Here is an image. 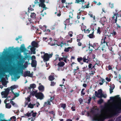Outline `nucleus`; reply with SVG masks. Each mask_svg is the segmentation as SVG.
<instances>
[{
  "label": "nucleus",
  "mask_w": 121,
  "mask_h": 121,
  "mask_svg": "<svg viewBox=\"0 0 121 121\" xmlns=\"http://www.w3.org/2000/svg\"><path fill=\"white\" fill-rule=\"evenodd\" d=\"M74 72L76 73L78 72H79V71H80V70L79 69L78 66H77L75 69H74Z\"/></svg>",
  "instance_id": "30"
},
{
  "label": "nucleus",
  "mask_w": 121,
  "mask_h": 121,
  "mask_svg": "<svg viewBox=\"0 0 121 121\" xmlns=\"http://www.w3.org/2000/svg\"><path fill=\"white\" fill-rule=\"evenodd\" d=\"M71 48V47H69L67 48H65V51L66 52H68L69 50Z\"/></svg>",
  "instance_id": "47"
},
{
  "label": "nucleus",
  "mask_w": 121,
  "mask_h": 121,
  "mask_svg": "<svg viewBox=\"0 0 121 121\" xmlns=\"http://www.w3.org/2000/svg\"><path fill=\"white\" fill-rule=\"evenodd\" d=\"M81 29L82 30H84V32L88 34L91 32L92 33H93L94 31L91 30H89L88 29H86V27L84 26H82L81 27Z\"/></svg>",
  "instance_id": "7"
},
{
  "label": "nucleus",
  "mask_w": 121,
  "mask_h": 121,
  "mask_svg": "<svg viewBox=\"0 0 121 121\" xmlns=\"http://www.w3.org/2000/svg\"><path fill=\"white\" fill-rule=\"evenodd\" d=\"M96 96L99 98H101L102 96V91L101 89H99L98 90V92L95 91V92Z\"/></svg>",
  "instance_id": "9"
},
{
  "label": "nucleus",
  "mask_w": 121,
  "mask_h": 121,
  "mask_svg": "<svg viewBox=\"0 0 121 121\" xmlns=\"http://www.w3.org/2000/svg\"><path fill=\"white\" fill-rule=\"evenodd\" d=\"M39 86L38 87L39 90L43 91L44 90V87L43 86L41 85L40 83L39 84Z\"/></svg>",
  "instance_id": "21"
},
{
  "label": "nucleus",
  "mask_w": 121,
  "mask_h": 121,
  "mask_svg": "<svg viewBox=\"0 0 121 121\" xmlns=\"http://www.w3.org/2000/svg\"><path fill=\"white\" fill-rule=\"evenodd\" d=\"M26 50L25 47L24 45V44L22 45L20 48V50L22 52L23 51Z\"/></svg>",
  "instance_id": "24"
},
{
  "label": "nucleus",
  "mask_w": 121,
  "mask_h": 121,
  "mask_svg": "<svg viewBox=\"0 0 121 121\" xmlns=\"http://www.w3.org/2000/svg\"><path fill=\"white\" fill-rule=\"evenodd\" d=\"M108 36H104L103 39H102L101 41V46L105 45L108 46V45L107 43H105L106 41V39L108 37Z\"/></svg>",
  "instance_id": "8"
},
{
  "label": "nucleus",
  "mask_w": 121,
  "mask_h": 121,
  "mask_svg": "<svg viewBox=\"0 0 121 121\" xmlns=\"http://www.w3.org/2000/svg\"><path fill=\"white\" fill-rule=\"evenodd\" d=\"M4 117V115L2 114H0V119H1Z\"/></svg>",
  "instance_id": "57"
},
{
  "label": "nucleus",
  "mask_w": 121,
  "mask_h": 121,
  "mask_svg": "<svg viewBox=\"0 0 121 121\" xmlns=\"http://www.w3.org/2000/svg\"><path fill=\"white\" fill-rule=\"evenodd\" d=\"M56 83L54 82H51L50 85L52 86H53L55 85Z\"/></svg>",
  "instance_id": "46"
},
{
  "label": "nucleus",
  "mask_w": 121,
  "mask_h": 121,
  "mask_svg": "<svg viewBox=\"0 0 121 121\" xmlns=\"http://www.w3.org/2000/svg\"><path fill=\"white\" fill-rule=\"evenodd\" d=\"M93 33H92V34H90L88 35V36L89 38H92L94 37V35Z\"/></svg>",
  "instance_id": "41"
},
{
  "label": "nucleus",
  "mask_w": 121,
  "mask_h": 121,
  "mask_svg": "<svg viewBox=\"0 0 121 121\" xmlns=\"http://www.w3.org/2000/svg\"><path fill=\"white\" fill-rule=\"evenodd\" d=\"M118 73L119 76V78L120 79L121 78V70L118 71Z\"/></svg>",
  "instance_id": "42"
},
{
  "label": "nucleus",
  "mask_w": 121,
  "mask_h": 121,
  "mask_svg": "<svg viewBox=\"0 0 121 121\" xmlns=\"http://www.w3.org/2000/svg\"><path fill=\"white\" fill-rule=\"evenodd\" d=\"M10 103L14 107H16L17 106V104L12 101H10Z\"/></svg>",
  "instance_id": "33"
},
{
  "label": "nucleus",
  "mask_w": 121,
  "mask_h": 121,
  "mask_svg": "<svg viewBox=\"0 0 121 121\" xmlns=\"http://www.w3.org/2000/svg\"><path fill=\"white\" fill-rule=\"evenodd\" d=\"M31 45L33 47L37 48L39 45L38 43L35 41H33L31 43Z\"/></svg>",
  "instance_id": "13"
},
{
  "label": "nucleus",
  "mask_w": 121,
  "mask_h": 121,
  "mask_svg": "<svg viewBox=\"0 0 121 121\" xmlns=\"http://www.w3.org/2000/svg\"><path fill=\"white\" fill-rule=\"evenodd\" d=\"M36 86L34 84H31L30 85V87L29 88V89H30L31 88H34L36 87Z\"/></svg>",
  "instance_id": "28"
},
{
  "label": "nucleus",
  "mask_w": 121,
  "mask_h": 121,
  "mask_svg": "<svg viewBox=\"0 0 121 121\" xmlns=\"http://www.w3.org/2000/svg\"><path fill=\"white\" fill-rule=\"evenodd\" d=\"M99 82V84L100 85H102L103 84V83L104 82V79L101 78L100 79Z\"/></svg>",
  "instance_id": "25"
},
{
  "label": "nucleus",
  "mask_w": 121,
  "mask_h": 121,
  "mask_svg": "<svg viewBox=\"0 0 121 121\" xmlns=\"http://www.w3.org/2000/svg\"><path fill=\"white\" fill-rule=\"evenodd\" d=\"M24 75L25 77L28 76L30 77H32L33 75V74L32 73H30V71H27L24 73Z\"/></svg>",
  "instance_id": "11"
},
{
  "label": "nucleus",
  "mask_w": 121,
  "mask_h": 121,
  "mask_svg": "<svg viewBox=\"0 0 121 121\" xmlns=\"http://www.w3.org/2000/svg\"><path fill=\"white\" fill-rule=\"evenodd\" d=\"M17 87V86L14 85L11 86L10 88H8L6 89L5 91L2 92L1 93L2 97L5 98L7 96L10 90H11V89L12 91Z\"/></svg>",
  "instance_id": "2"
},
{
  "label": "nucleus",
  "mask_w": 121,
  "mask_h": 121,
  "mask_svg": "<svg viewBox=\"0 0 121 121\" xmlns=\"http://www.w3.org/2000/svg\"><path fill=\"white\" fill-rule=\"evenodd\" d=\"M103 100L102 99H100L98 101V103L99 104H100L103 102Z\"/></svg>",
  "instance_id": "51"
},
{
  "label": "nucleus",
  "mask_w": 121,
  "mask_h": 121,
  "mask_svg": "<svg viewBox=\"0 0 121 121\" xmlns=\"http://www.w3.org/2000/svg\"><path fill=\"white\" fill-rule=\"evenodd\" d=\"M35 96L38 99H43L44 97V95L43 94L41 93H37L35 95Z\"/></svg>",
  "instance_id": "10"
},
{
  "label": "nucleus",
  "mask_w": 121,
  "mask_h": 121,
  "mask_svg": "<svg viewBox=\"0 0 121 121\" xmlns=\"http://www.w3.org/2000/svg\"><path fill=\"white\" fill-rule=\"evenodd\" d=\"M118 15V14L114 13L113 15L110 18L112 22L113 23L116 22Z\"/></svg>",
  "instance_id": "6"
},
{
  "label": "nucleus",
  "mask_w": 121,
  "mask_h": 121,
  "mask_svg": "<svg viewBox=\"0 0 121 121\" xmlns=\"http://www.w3.org/2000/svg\"><path fill=\"white\" fill-rule=\"evenodd\" d=\"M30 96H29L26 98V100L25 103V107H26L28 104V102H30Z\"/></svg>",
  "instance_id": "15"
},
{
  "label": "nucleus",
  "mask_w": 121,
  "mask_h": 121,
  "mask_svg": "<svg viewBox=\"0 0 121 121\" xmlns=\"http://www.w3.org/2000/svg\"><path fill=\"white\" fill-rule=\"evenodd\" d=\"M39 27L40 29L43 30L44 31L46 30V27L45 26H44L42 27H40V26Z\"/></svg>",
  "instance_id": "31"
},
{
  "label": "nucleus",
  "mask_w": 121,
  "mask_h": 121,
  "mask_svg": "<svg viewBox=\"0 0 121 121\" xmlns=\"http://www.w3.org/2000/svg\"><path fill=\"white\" fill-rule=\"evenodd\" d=\"M82 60V58L81 57L78 58L77 59L78 61L79 62H80Z\"/></svg>",
  "instance_id": "48"
},
{
  "label": "nucleus",
  "mask_w": 121,
  "mask_h": 121,
  "mask_svg": "<svg viewBox=\"0 0 121 121\" xmlns=\"http://www.w3.org/2000/svg\"><path fill=\"white\" fill-rule=\"evenodd\" d=\"M35 105V104H32L31 103H30L28 105V107L31 108H33L34 106Z\"/></svg>",
  "instance_id": "29"
},
{
  "label": "nucleus",
  "mask_w": 121,
  "mask_h": 121,
  "mask_svg": "<svg viewBox=\"0 0 121 121\" xmlns=\"http://www.w3.org/2000/svg\"><path fill=\"white\" fill-rule=\"evenodd\" d=\"M106 79L108 82H109L111 80L110 78L108 77L106 78Z\"/></svg>",
  "instance_id": "58"
},
{
  "label": "nucleus",
  "mask_w": 121,
  "mask_h": 121,
  "mask_svg": "<svg viewBox=\"0 0 121 121\" xmlns=\"http://www.w3.org/2000/svg\"><path fill=\"white\" fill-rule=\"evenodd\" d=\"M107 21L106 18L105 17H103L101 18V21L102 24L104 26Z\"/></svg>",
  "instance_id": "14"
},
{
  "label": "nucleus",
  "mask_w": 121,
  "mask_h": 121,
  "mask_svg": "<svg viewBox=\"0 0 121 121\" xmlns=\"http://www.w3.org/2000/svg\"><path fill=\"white\" fill-rule=\"evenodd\" d=\"M32 113V115L34 117H35L36 114V112H33Z\"/></svg>",
  "instance_id": "61"
},
{
  "label": "nucleus",
  "mask_w": 121,
  "mask_h": 121,
  "mask_svg": "<svg viewBox=\"0 0 121 121\" xmlns=\"http://www.w3.org/2000/svg\"><path fill=\"white\" fill-rule=\"evenodd\" d=\"M70 18L69 19H66L65 21L64 22V24L65 25V27L66 26L69 25V20Z\"/></svg>",
  "instance_id": "22"
},
{
  "label": "nucleus",
  "mask_w": 121,
  "mask_h": 121,
  "mask_svg": "<svg viewBox=\"0 0 121 121\" xmlns=\"http://www.w3.org/2000/svg\"><path fill=\"white\" fill-rule=\"evenodd\" d=\"M115 101L112 103L106 104L102 108L101 113L94 116V119L98 121H102L109 115H114L120 113L121 110V105L120 104L121 101L120 98L116 96L115 97Z\"/></svg>",
  "instance_id": "1"
},
{
  "label": "nucleus",
  "mask_w": 121,
  "mask_h": 121,
  "mask_svg": "<svg viewBox=\"0 0 121 121\" xmlns=\"http://www.w3.org/2000/svg\"><path fill=\"white\" fill-rule=\"evenodd\" d=\"M31 65L32 67H35L36 65V62L35 60H32Z\"/></svg>",
  "instance_id": "18"
},
{
  "label": "nucleus",
  "mask_w": 121,
  "mask_h": 121,
  "mask_svg": "<svg viewBox=\"0 0 121 121\" xmlns=\"http://www.w3.org/2000/svg\"><path fill=\"white\" fill-rule=\"evenodd\" d=\"M5 107L6 108H10L11 107V106L9 103L6 104L5 105Z\"/></svg>",
  "instance_id": "32"
},
{
  "label": "nucleus",
  "mask_w": 121,
  "mask_h": 121,
  "mask_svg": "<svg viewBox=\"0 0 121 121\" xmlns=\"http://www.w3.org/2000/svg\"><path fill=\"white\" fill-rule=\"evenodd\" d=\"M100 62L96 60V64L95 65H97L98 66H100Z\"/></svg>",
  "instance_id": "38"
},
{
  "label": "nucleus",
  "mask_w": 121,
  "mask_h": 121,
  "mask_svg": "<svg viewBox=\"0 0 121 121\" xmlns=\"http://www.w3.org/2000/svg\"><path fill=\"white\" fill-rule=\"evenodd\" d=\"M89 15L90 16V17H93V19L94 20H95V17L94 16H93V15L91 13H90L89 14Z\"/></svg>",
  "instance_id": "43"
},
{
  "label": "nucleus",
  "mask_w": 121,
  "mask_h": 121,
  "mask_svg": "<svg viewBox=\"0 0 121 121\" xmlns=\"http://www.w3.org/2000/svg\"><path fill=\"white\" fill-rule=\"evenodd\" d=\"M54 74L53 73H52L51 74L49 77V79L50 81H52L54 80Z\"/></svg>",
  "instance_id": "19"
},
{
  "label": "nucleus",
  "mask_w": 121,
  "mask_h": 121,
  "mask_svg": "<svg viewBox=\"0 0 121 121\" xmlns=\"http://www.w3.org/2000/svg\"><path fill=\"white\" fill-rule=\"evenodd\" d=\"M83 61L84 62H87V60L85 56L83 57Z\"/></svg>",
  "instance_id": "49"
},
{
  "label": "nucleus",
  "mask_w": 121,
  "mask_h": 121,
  "mask_svg": "<svg viewBox=\"0 0 121 121\" xmlns=\"http://www.w3.org/2000/svg\"><path fill=\"white\" fill-rule=\"evenodd\" d=\"M12 120V121H15L16 120V117L15 116H13L10 118Z\"/></svg>",
  "instance_id": "50"
},
{
  "label": "nucleus",
  "mask_w": 121,
  "mask_h": 121,
  "mask_svg": "<svg viewBox=\"0 0 121 121\" xmlns=\"http://www.w3.org/2000/svg\"><path fill=\"white\" fill-rule=\"evenodd\" d=\"M97 33H100V28L98 27L97 29Z\"/></svg>",
  "instance_id": "60"
},
{
  "label": "nucleus",
  "mask_w": 121,
  "mask_h": 121,
  "mask_svg": "<svg viewBox=\"0 0 121 121\" xmlns=\"http://www.w3.org/2000/svg\"><path fill=\"white\" fill-rule=\"evenodd\" d=\"M50 114H52L53 115L54 117L55 116V113L53 111H52L51 112H49Z\"/></svg>",
  "instance_id": "53"
},
{
  "label": "nucleus",
  "mask_w": 121,
  "mask_h": 121,
  "mask_svg": "<svg viewBox=\"0 0 121 121\" xmlns=\"http://www.w3.org/2000/svg\"><path fill=\"white\" fill-rule=\"evenodd\" d=\"M84 89H83L82 90V91H81V95H84L85 94V93L84 92H83V91H84Z\"/></svg>",
  "instance_id": "52"
},
{
  "label": "nucleus",
  "mask_w": 121,
  "mask_h": 121,
  "mask_svg": "<svg viewBox=\"0 0 121 121\" xmlns=\"http://www.w3.org/2000/svg\"><path fill=\"white\" fill-rule=\"evenodd\" d=\"M14 95L15 97H18L19 95V94L18 93H14Z\"/></svg>",
  "instance_id": "64"
},
{
  "label": "nucleus",
  "mask_w": 121,
  "mask_h": 121,
  "mask_svg": "<svg viewBox=\"0 0 121 121\" xmlns=\"http://www.w3.org/2000/svg\"><path fill=\"white\" fill-rule=\"evenodd\" d=\"M28 65L27 62L24 63L23 62H20L18 63L17 67V70H22L24 68H26Z\"/></svg>",
  "instance_id": "3"
},
{
  "label": "nucleus",
  "mask_w": 121,
  "mask_h": 121,
  "mask_svg": "<svg viewBox=\"0 0 121 121\" xmlns=\"http://www.w3.org/2000/svg\"><path fill=\"white\" fill-rule=\"evenodd\" d=\"M112 86V88L111 87H110V93H111L113 92V89L115 87V86L114 85H113Z\"/></svg>",
  "instance_id": "35"
},
{
  "label": "nucleus",
  "mask_w": 121,
  "mask_h": 121,
  "mask_svg": "<svg viewBox=\"0 0 121 121\" xmlns=\"http://www.w3.org/2000/svg\"><path fill=\"white\" fill-rule=\"evenodd\" d=\"M56 60H55L54 62H55L56 60L58 59H59V56L58 55H56Z\"/></svg>",
  "instance_id": "59"
},
{
  "label": "nucleus",
  "mask_w": 121,
  "mask_h": 121,
  "mask_svg": "<svg viewBox=\"0 0 121 121\" xmlns=\"http://www.w3.org/2000/svg\"><path fill=\"white\" fill-rule=\"evenodd\" d=\"M81 12H82L81 11H80L78 13V16H77V18L78 19L80 18V14L81 13Z\"/></svg>",
  "instance_id": "45"
},
{
  "label": "nucleus",
  "mask_w": 121,
  "mask_h": 121,
  "mask_svg": "<svg viewBox=\"0 0 121 121\" xmlns=\"http://www.w3.org/2000/svg\"><path fill=\"white\" fill-rule=\"evenodd\" d=\"M33 111H32L30 113L29 112H27L26 114H25L24 116H23L22 117H26V116L27 117H29L31 115V113H33Z\"/></svg>",
  "instance_id": "23"
},
{
  "label": "nucleus",
  "mask_w": 121,
  "mask_h": 121,
  "mask_svg": "<svg viewBox=\"0 0 121 121\" xmlns=\"http://www.w3.org/2000/svg\"><path fill=\"white\" fill-rule=\"evenodd\" d=\"M30 17L32 19H34L36 17V14L35 13H31L30 15Z\"/></svg>",
  "instance_id": "16"
},
{
  "label": "nucleus",
  "mask_w": 121,
  "mask_h": 121,
  "mask_svg": "<svg viewBox=\"0 0 121 121\" xmlns=\"http://www.w3.org/2000/svg\"><path fill=\"white\" fill-rule=\"evenodd\" d=\"M73 32H72L70 31L68 33V35L70 37H72L73 36Z\"/></svg>",
  "instance_id": "39"
},
{
  "label": "nucleus",
  "mask_w": 121,
  "mask_h": 121,
  "mask_svg": "<svg viewBox=\"0 0 121 121\" xmlns=\"http://www.w3.org/2000/svg\"><path fill=\"white\" fill-rule=\"evenodd\" d=\"M50 101L49 100H48V101L47 102H45V104L44 105V106H46L47 105H50Z\"/></svg>",
  "instance_id": "37"
},
{
  "label": "nucleus",
  "mask_w": 121,
  "mask_h": 121,
  "mask_svg": "<svg viewBox=\"0 0 121 121\" xmlns=\"http://www.w3.org/2000/svg\"><path fill=\"white\" fill-rule=\"evenodd\" d=\"M34 5H30V7L28 8V11L29 12L30 11H32L34 10V9L32 8L34 7Z\"/></svg>",
  "instance_id": "20"
},
{
  "label": "nucleus",
  "mask_w": 121,
  "mask_h": 121,
  "mask_svg": "<svg viewBox=\"0 0 121 121\" xmlns=\"http://www.w3.org/2000/svg\"><path fill=\"white\" fill-rule=\"evenodd\" d=\"M15 98H13L12 99H9L8 98H7L6 99H5L4 101V103H5L6 104V102H7V101H9V100H13Z\"/></svg>",
  "instance_id": "40"
},
{
  "label": "nucleus",
  "mask_w": 121,
  "mask_h": 121,
  "mask_svg": "<svg viewBox=\"0 0 121 121\" xmlns=\"http://www.w3.org/2000/svg\"><path fill=\"white\" fill-rule=\"evenodd\" d=\"M117 120L118 121H121V116L118 118L117 119Z\"/></svg>",
  "instance_id": "62"
},
{
  "label": "nucleus",
  "mask_w": 121,
  "mask_h": 121,
  "mask_svg": "<svg viewBox=\"0 0 121 121\" xmlns=\"http://www.w3.org/2000/svg\"><path fill=\"white\" fill-rule=\"evenodd\" d=\"M95 73V72H91L89 74L91 75L92 76L94 75V74Z\"/></svg>",
  "instance_id": "63"
},
{
  "label": "nucleus",
  "mask_w": 121,
  "mask_h": 121,
  "mask_svg": "<svg viewBox=\"0 0 121 121\" xmlns=\"http://www.w3.org/2000/svg\"><path fill=\"white\" fill-rule=\"evenodd\" d=\"M109 6L111 8H113L114 6H113V4H111L110 3H109Z\"/></svg>",
  "instance_id": "55"
},
{
  "label": "nucleus",
  "mask_w": 121,
  "mask_h": 121,
  "mask_svg": "<svg viewBox=\"0 0 121 121\" xmlns=\"http://www.w3.org/2000/svg\"><path fill=\"white\" fill-rule=\"evenodd\" d=\"M95 66V65L94 66H92V64H90L89 65L88 67L89 68L92 69L94 68Z\"/></svg>",
  "instance_id": "36"
},
{
  "label": "nucleus",
  "mask_w": 121,
  "mask_h": 121,
  "mask_svg": "<svg viewBox=\"0 0 121 121\" xmlns=\"http://www.w3.org/2000/svg\"><path fill=\"white\" fill-rule=\"evenodd\" d=\"M30 49L32 53L33 54H35V50L36 49L33 47L31 48Z\"/></svg>",
  "instance_id": "26"
},
{
  "label": "nucleus",
  "mask_w": 121,
  "mask_h": 121,
  "mask_svg": "<svg viewBox=\"0 0 121 121\" xmlns=\"http://www.w3.org/2000/svg\"><path fill=\"white\" fill-rule=\"evenodd\" d=\"M52 55L48 54L45 53L43 56H41L42 57L44 61H48L49 58L52 57Z\"/></svg>",
  "instance_id": "5"
},
{
  "label": "nucleus",
  "mask_w": 121,
  "mask_h": 121,
  "mask_svg": "<svg viewBox=\"0 0 121 121\" xmlns=\"http://www.w3.org/2000/svg\"><path fill=\"white\" fill-rule=\"evenodd\" d=\"M60 105L61 106V107H62L64 109L66 107V105L65 104H61Z\"/></svg>",
  "instance_id": "44"
},
{
  "label": "nucleus",
  "mask_w": 121,
  "mask_h": 121,
  "mask_svg": "<svg viewBox=\"0 0 121 121\" xmlns=\"http://www.w3.org/2000/svg\"><path fill=\"white\" fill-rule=\"evenodd\" d=\"M106 96H107V95H106V94H102V96L101 97H101H104V98H106Z\"/></svg>",
  "instance_id": "54"
},
{
  "label": "nucleus",
  "mask_w": 121,
  "mask_h": 121,
  "mask_svg": "<svg viewBox=\"0 0 121 121\" xmlns=\"http://www.w3.org/2000/svg\"><path fill=\"white\" fill-rule=\"evenodd\" d=\"M22 17L24 16L26 18H27L28 17V14H27L25 12H24L23 13L22 15Z\"/></svg>",
  "instance_id": "34"
},
{
  "label": "nucleus",
  "mask_w": 121,
  "mask_h": 121,
  "mask_svg": "<svg viewBox=\"0 0 121 121\" xmlns=\"http://www.w3.org/2000/svg\"><path fill=\"white\" fill-rule=\"evenodd\" d=\"M61 55L64 58V61L65 62H66L67 59L69 57V55L63 53H62Z\"/></svg>",
  "instance_id": "12"
},
{
  "label": "nucleus",
  "mask_w": 121,
  "mask_h": 121,
  "mask_svg": "<svg viewBox=\"0 0 121 121\" xmlns=\"http://www.w3.org/2000/svg\"><path fill=\"white\" fill-rule=\"evenodd\" d=\"M82 71H79L76 75V78H81L82 75Z\"/></svg>",
  "instance_id": "17"
},
{
  "label": "nucleus",
  "mask_w": 121,
  "mask_h": 121,
  "mask_svg": "<svg viewBox=\"0 0 121 121\" xmlns=\"http://www.w3.org/2000/svg\"><path fill=\"white\" fill-rule=\"evenodd\" d=\"M65 65L64 62H59L58 64V65L60 67H63Z\"/></svg>",
  "instance_id": "27"
},
{
  "label": "nucleus",
  "mask_w": 121,
  "mask_h": 121,
  "mask_svg": "<svg viewBox=\"0 0 121 121\" xmlns=\"http://www.w3.org/2000/svg\"><path fill=\"white\" fill-rule=\"evenodd\" d=\"M36 93H37L36 91H33L32 93H31V94H32L33 95H35L36 94Z\"/></svg>",
  "instance_id": "56"
},
{
  "label": "nucleus",
  "mask_w": 121,
  "mask_h": 121,
  "mask_svg": "<svg viewBox=\"0 0 121 121\" xmlns=\"http://www.w3.org/2000/svg\"><path fill=\"white\" fill-rule=\"evenodd\" d=\"M34 2L35 4L39 3V6L44 8L43 9H46L44 8H45V5L44 3V0H35Z\"/></svg>",
  "instance_id": "4"
}]
</instances>
